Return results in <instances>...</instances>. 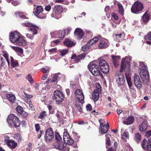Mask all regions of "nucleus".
I'll return each instance as SVG.
<instances>
[{
  "label": "nucleus",
  "instance_id": "nucleus-55",
  "mask_svg": "<svg viewBox=\"0 0 151 151\" xmlns=\"http://www.w3.org/2000/svg\"><path fill=\"white\" fill-rule=\"evenodd\" d=\"M111 17L114 18L115 20H117L118 19V17L117 14H115L114 13L112 12L111 14Z\"/></svg>",
  "mask_w": 151,
  "mask_h": 151
},
{
  "label": "nucleus",
  "instance_id": "nucleus-20",
  "mask_svg": "<svg viewBox=\"0 0 151 151\" xmlns=\"http://www.w3.org/2000/svg\"><path fill=\"white\" fill-rule=\"evenodd\" d=\"M63 44L65 46L69 47L74 46L76 45V42L69 39H66L64 42Z\"/></svg>",
  "mask_w": 151,
  "mask_h": 151
},
{
  "label": "nucleus",
  "instance_id": "nucleus-44",
  "mask_svg": "<svg viewBox=\"0 0 151 151\" xmlns=\"http://www.w3.org/2000/svg\"><path fill=\"white\" fill-rule=\"evenodd\" d=\"M4 141L6 144L10 141L11 140H10V137L7 134H5L4 136Z\"/></svg>",
  "mask_w": 151,
  "mask_h": 151
},
{
  "label": "nucleus",
  "instance_id": "nucleus-29",
  "mask_svg": "<svg viewBox=\"0 0 151 151\" xmlns=\"http://www.w3.org/2000/svg\"><path fill=\"white\" fill-rule=\"evenodd\" d=\"M122 138L124 141L126 142L129 137L128 133L126 131L123 133H122Z\"/></svg>",
  "mask_w": 151,
  "mask_h": 151
},
{
  "label": "nucleus",
  "instance_id": "nucleus-47",
  "mask_svg": "<svg viewBox=\"0 0 151 151\" xmlns=\"http://www.w3.org/2000/svg\"><path fill=\"white\" fill-rule=\"evenodd\" d=\"M35 28H36L35 27L30 28L28 29V30L29 31H32L33 34L36 35L37 33V29Z\"/></svg>",
  "mask_w": 151,
  "mask_h": 151
},
{
  "label": "nucleus",
  "instance_id": "nucleus-60",
  "mask_svg": "<svg viewBox=\"0 0 151 151\" xmlns=\"http://www.w3.org/2000/svg\"><path fill=\"white\" fill-rule=\"evenodd\" d=\"M20 114L22 116L24 117H26L28 116V114L26 112L23 111L22 113Z\"/></svg>",
  "mask_w": 151,
  "mask_h": 151
},
{
  "label": "nucleus",
  "instance_id": "nucleus-24",
  "mask_svg": "<svg viewBox=\"0 0 151 151\" xmlns=\"http://www.w3.org/2000/svg\"><path fill=\"white\" fill-rule=\"evenodd\" d=\"M6 145L11 149H14L17 146V143L14 141L12 140L9 141Z\"/></svg>",
  "mask_w": 151,
  "mask_h": 151
},
{
  "label": "nucleus",
  "instance_id": "nucleus-51",
  "mask_svg": "<svg viewBox=\"0 0 151 151\" xmlns=\"http://www.w3.org/2000/svg\"><path fill=\"white\" fill-rule=\"evenodd\" d=\"M26 78L30 83H32L33 82V80L30 74H29L27 75L26 77Z\"/></svg>",
  "mask_w": 151,
  "mask_h": 151
},
{
  "label": "nucleus",
  "instance_id": "nucleus-22",
  "mask_svg": "<svg viewBox=\"0 0 151 151\" xmlns=\"http://www.w3.org/2000/svg\"><path fill=\"white\" fill-rule=\"evenodd\" d=\"M15 43L19 46H24L26 44L27 42L22 35Z\"/></svg>",
  "mask_w": 151,
  "mask_h": 151
},
{
  "label": "nucleus",
  "instance_id": "nucleus-40",
  "mask_svg": "<svg viewBox=\"0 0 151 151\" xmlns=\"http://www.w3.org/2000/svg\"><path fill=\"white\" fill-rule=\"evenodd\" d=\"M135 86L139 89H140L142 87V83L140 80L134 82Z\"/></svg>",
  "mask_w": 151,
  "mask_h": 151
},
{
  "label": "nucleus",
  "instance_id": "nucleus-17",
  "mask_svg": "<svg viewBox=\"0 0 151 151\" xmlns=\"http://www.w3.org/2000/svg\"><path fill=\"white\" fill-rule=\"evenodd\" d=\"M74 35L78 40H80L84 36V32L81 29L76 28L74 31Z\"/></svg>",
  "mask_w": 151,
  "mask_h": 151
},
{
  "label": "nucleus",
  "instance_id": "nucleus-61",
  "mask_svg": "<svg viewBox=\"0 0 151 151\" xmlns=\"http://www.w3.org/2000/svg\"><path fill=\"white\" fill-rule=\"evenodd\" d=\"M151 135V130L145 133V136L147 137H149Z\"/></svg>",
  "mask_w": 151,
  "mask_h": 151
},
{
  "label": "nucleus",
  "instance_id": "nucleus-42",
  "mask_svg": "<svg viewBox=\"0 0 151 151\" xmlns=\"http://www.w3.org/2000/svg\"><path fill=\"white\" fill-rule=\"evenodd\" d=\"M64 130L65 131L64 132L63 136V140L67 139L68 137H69L70 136L67 130L65 129Z\"/></svg>",
  "mask_w": 151,
  "mask_h": 151
},
{
  "label": "nucleus",
  "instance_id": "nucleus-31",
  "mask_svg": "<svg viewBox=\"0 0 151 151\" xmlns=\"http://www.w3.org/2000/svg\"><path fill=\"white\" fill-rule=\"evenodd\" d=\"M98 65L95 64L93 62L90 63L88 65V68L90 70H92L95 68H98Z\"/></svg>",
  "mask_w": 151,
  "mask_h": 151
},
{
  "label": "nucleus",
  "instance_id": "nucleus-49",
  "mask_svg": "<svg viewBox=\"0 0 151 151\" xmlns=\"http://www.w3.org/2000/svg\"><path fill=\"white\" fill-rule=\"evenodd\" d=\"M71 58L73 59H74V61L77 63L81 60L80 58L78 56L77 57L75 55L71 57Z\"/></svg>",
  "mask_w": 151,
  "mask_h": 151
},
{
  "label": "nucleus",
  "instance_id": "nucleus-8",
  "mask_svg": "<svg viewBox=\"0 0 151 151\" xmlns=\"http://www.w3.org/2000/svg\"><path fill=\"white\" fill-rule=\"evenodd\" d=\"M54 137V134L52 129H48L45 132V137L46 142L51 141Z\"/></svg>",
  "mask_w": 151,
  "mask_h": 151
},
{
  "label": "nucleus",
  "instance_id": "nucleus-56",
  "mask_svg": "<svg viewBox=\"0 0 151 151\" xmlns=\"http://www.w3.org/2000/svg\"><path fill=\"white\" fill-rule=\"evenodd\" d=\"M58 74H54L53 77V79L51 80V82H55L57 79L58 77Z\"/></svg>",
  "mask_w": 151,
  "mask_h": 151
},
{
  "label": "nucleus",
  "instance_id": "nucleus-11",
  "mask_svg": "<svg viewBox=\"0 0 151 151\" xmlns=\"http://www.w3.org/2000/svg\"><path fill=\"white\" fill-rule=\"evenodd\" d=\"M21 36V34L17 31L11 32L10 37V41L13 43H15Z\"/></svg>",
  "mask_w": 151,
  "mask_h": 151
},
{
  "label": "nucleus",
  "instance_id": "nucleus-35",
  "mask_svg": "<svg viewBox=\"0 0 151 151\" xmlns=\"http://www.w3.org/2000/svg\"><path fill=\"white\" fill-rule=\"evenodd\" d=\"M142 19L144 22H147L150 19L149 15L146 12L143 15Z\"/></svg>",
  "mask_w": 151,
  "mask_h": 151
},
{
  "label": "nucleus",
  "instance_id": "nucleus-2",
  "mask_svg": "<svg viewBox=\"0 0 151 151\" xmlns=\"http://www.w3.org/2000/svg\"><path fill=\"white\" fill-rule=\"evenodd\" d=\"M75 94L76 97V105L79 111H82V107L84 102V96L82 91L80 89L76 90Z\"/></svg>",
  "mask_w": 151,
  "mask_h": 151
},
{
  "label": "nucleus",
  "instance_id": "nucleus-15",
  "mask_svg": "<svg viewBox=\"0 0 151 151\" xmlns=\"http://www.w3.org/2000/svg\"><path fill=\"white\" fill-rule=\"evenodd\" d=\"M99 43V48L104 49L108 47L109 45V43L108 40L104 38L100 39Z\"/></svg>",
  "mask_w": 151,
  "mask_h": 151
},
{
  "label": "nucleus",
  "instance_id": "nucleus-43",
  "mask_svg": "<svg viewBox=\"0 0 151 151\" xmlns=\"http://www.w3.org/2000/svg\"><path fill=\"white\" fill-rule=\"evenodd\" d=\"M55 138L56 140V143L63 141L62 140V137L58 133H57L55 134Z\"/></svg>",
  "mask_w": 151,
  "mask_h": 151
},
{
  "label": "nucleus",
  "instance_id": "nucleus-64",
  "mask_svg": "<svg viewBox=\"0 0 151 151\" xmlns=\"http://www.w3.org/2000/svg\"><path fill=\"white\" fill-rule=\"evenodd\" d=\"M32 145V144L31 143H29L27 146V150H28L29 151H31V150L32 149L31 146Z\"/></svg>",
  "mask_w": 151,
  "mask_h": 151
},
{
  "label": "nucleus",
  "instance_id": "nucleus-48",
  "mask_svg": "<svg viewBox=\"0 0 151 151\" xmlns=\"http://www.w3.org/2000/svg\"><path fill=\"white\" fill-rule=\"evenodd\" d=\"M135 139L137 142H139L141 140V135L138 133H137L135 134Z\"/></svg>",
  "mask_w": 151,
  "mask_h": 151
},
{
  "label": "nucleus",
  "instance_id": "nucleus-19",
  "mask_svg": "<svg viewBox=\"0 0 151 151\" xmlns=\"http://www.w3.org/2000/svg\"><path fill=\"white\" fill-rule=\"evenodd\" d=\"M99 87H100V85L99 86V88L94 90L93 93L92 99L94 102L97 101L99 99V93L101 91V89Z\"/></svg>",
  "mask_w": 151,
  "mask_h": 151
},
{
  "label": "nucleus",
  "instance_id": "nucleus-21",
  "mask_svg": "<svg viewBox=\"0 0 151 151\" xmlns=\"http://www.w3.org/2000/svg\"><path fill=\"white\" fill-rule=\"evenodd\" d=\"M70 30L71 29L70 28L65 29L64 30H60L58 33V36L60 38H64L65 36V32H69Z\"/></svg>",
  "mask_w": 151,
  "mask_h": 151
},
{
  "label": "nucleus",
  "instance_id": "nucleus-57",
  "mask_svg": "<svg viewBox=\"0 0 151 151\" xmlns=\"http://www.w3.org/2000/svg\"><path fill=\"white\" fill-rule=\"evenodd\" d=\"M139 80L140 78L136 74H135L134 76V82H136Z\"/></svg>",
  "mask_w": 151,
  "mask_h": 151
},
{
  "label": "nucleus",
  "instance_id": "nucleus-27",
  "mask_svg": "<svg viewBox=\"0 0 151 151\" xmlns=\"http://www.w3.org/2000/svg\"><path fill=\"white\" fill-rule=\"evenodd\" d=\"M100 39V37L99 36H98V38L97 37H95L94 38L90 40L87 43V45H89L90 46L91 45H92L94 43L97 42L98 40H99Z\"/></svg>",
  "mask_w": 151,
  "mask_h": 151
},
{
  "label": "nucleus",
  "instance_id": "nucleus-18",
  "mask_svg": "<svg viewBox=\"0 0 151 151\" xmlns=\"http://www.w3.org/2000/svg\"><path fill=\"white\" fill-rule=\"evenodd\" d=\"M134 119L132 116H128L127 118L124 117L123 121V124L127 125L132 124L134 122Z\"/></svg>",
  "mask_w": 151,
  "mask_h": 151
},
{
  "label": "nucleus",
  "instance_id": "nucleus-12",
  "mask_svg": "<svg viewBox=\"0 0 151 151\" xmlns=\"http://www.w3.org/2000/svg\"><path fill=\"white\" fill-rule=\"evenodd\" d=\"M141 146L144 150L151 151V139H149L148 141L144 139L142 142Z\"/></svg>",
  "mask_w": 151,
  "mask_h": 151
},
{
  "label": "nucleus",
  "instance_id": "nucleus-5",
  "mask_svg": "<svg viewBox=\"0 0 151 151\" xmlns=\"http://www.w3.org/2000/svg\"><path fill=\"white\" fill-rule=\"evenodd\" d=\"M143 4L142 2L137 1L132 5L131 11L133 13L138 14L144 9Z\"/></svg>",
  "mask_w": 151,
  "mask_h": 151
},
{
  "label": "nucleus",
  "instance_id": "nucleus-25",
  "mask_svg": "<svg viewBox=\"0 0 151 151\" xmlns=\"http://www.w3.org/2000/svg\"><path fill=\"white\" fill-rule=\"evenodd\" d=\"M90 71L93 75L95 76H97L99 75L101 76V72L99 70V67L98 68H95V69H93L92 70H91Z\"/></svg>",
  "mask_w": 151,
  "mask_h": 151
},
{
  "label": "nucleus",
  "instance_id": "nucleus-7",
  "mask_svg": "<svg viewBox=\"0 0 151 151\" xmlns=\"http://www.w3.org/2000/svg\"><path fill=\"white\" fill-rule=\"evenodd\" d=\"M66 144L63 141L56 143L52 145V146L56 149L61 150L65 148V151H69L70 150L69 147H66Z\"/></svg>",
  "mask_w": 151,
  "mask_h": 151
},
{
  "label": "nucleus",
  "instance_id": "nucleus-1",
  "mask_svg": "<svg viewBox=\"0 0 151 151\" xmlns=\"http://www.w3.org/2000/svg\"><path fill=\"white\" fill-rule=\"evenodd\" d=\"M140 75L144 84L147 85L149 82V75L147 67L144 62H140L139 65Z\"/></svg>",
  "mask_w": 151,
  "mask_h": 151
},
{
  "label": "nucleus",
  "instance_id": "nucleus-32",
  "mask_svg": "<svg viewBox=\"0 0 151 151\" xmlns=\"http://www.w3.org/2000/svg\"><path fill=\"white\" fill-rule=\"evenodd\" d=\"M117 6L118 7V12L121 14H123L124 10L123 6L119 3H117Z\"/></svg>",
  "mask_w": 151,
  "mask_h": 151
},
{
  "label": "nucleus",
  "instance_id": "nucleus-53",
  "mask_svg": "<svg viewBox=\"0 0 151 151\" xmlns=\"http://www.w3.org/2000/svg\"><path fill=\"white\" fill-rule=\"evenodd\" d=\"M90 46L89 45H87V43L86 45L83 46L82 48V50L83 51H85L88 50L90 47Z\"/></svg>",
  "mask_w": 151,
  "mask_h": 151
},
{
  "label": "nucleus",
  "instance_id": "nucleus-4",
  "mask_svg": "<svg viewBox=\"0 0 151 151\" xmlns=\"http://www.w3.org/2000/svg\"><path fill=\"white\" fill-rule=\"evenodd\" d=\"M7 120L9 124L12 127H17L19 126V119L14 114L9 115Z\"/></svg>",
  "mask_w": 151,
  "mask_h": 151
},
{
  "label": "nucleus",
  "instance_id": "nucleus-38",
  "mask_svg": "<svg viewBox=\"0 0 151 151\" xmlns=\"http://www.w3.org/2000/svg\"><path fill=\"white\" fill-rule=\"evenodd\" d=\"M2 53L3 56L6 60L8 65L10 64V61L8 58V54L6 51H3Z\"/></svg>",
  "mask_w": 151,
  "mask_h": 151
},
{
  "label": "nucleus",
  "instance_id": "nucleus-58",
  "mask_svg": "<svg viewBox=\"0 0 151 151\" xmlns=\"http://www.w3.org/2000/svg\"><path fill=\"white\" fill-rule=\"evenodd\" d=\"M48 51L49 52H50L51 53H54L56 52V49L55 48H54L52 49L49 50Z\"/></svg>",
  "mask_w": 151,
  "mask_h": 151
},
{
  "label": "nucleus",
  "instance_id": "nucleus-16",
  "mask_svg": "<svg viewBox=\"0 0 151 151\" xmlns=\"http://www.w3.org/2000/svg\"><path fill=\"white\" fill-rule=\"evenodd\" d=\"M129 69H128L125 72V76L127 81V83L130 89H132L134 90V87L132 86V82L131 80V76L129 74L130 71Z\"/></svg>",
  "mask_w": 151,
  "mask_h": 151
},
{
  "label": "nucleus",
  "instance_id": "nucleus-39",
  "mask_svg": "<svg viewBox=\"0 0 151 151\" xmlns=\"http://www.w3.org/2000/svg\"><path fill=\"white\" fill-rule=\"evenodd\" d=\"M47 116L46 112L44 111L40 112V113L38 118L40 119H43L44 118Z\"/></svg>",
  "mask_w": 151,
  "mask_h": 151
},
{
  "label": "nucleus",
  "instance_id": "nucleus-63",
  "mask_svg": "<svg viewBox=\"0 0 151 151\" xmlns=\"http://www.w3.org/2000/svg\"><path fill=\"white\" fill-rule=\"evenodd\" d=\"M86 56V54L85 53H82L79 55L78 56L80 58L81 60L84 58Z\"/></svg>",
  "mask_w": 151,
  "mask_h": 151
},
{
  "label": "nucleus",
  "instance_id": "nucleus-46",
  "mask_svg": "<svg viewBox=\"0 0 151 151\" xmlns=\"http://www.w3.org/2000/svg\"><path fill=\"white\" fill-rule=\"evenodd\" d=\"M50 70V68L46 67L45 68H42L41 71L44 73H48Z\"/></svg>",
  "mask_w": 151,
  "mask_h": 151
},
{
  "label": "nucleus",
  "instance_id": "nucleus-54",
  "mask_svg": "<svg viewBox=\"0 0 151 151\" xmlns=\"http://www.w3.org/2000/svg\"><path fill=\"white\" fill-rule=\"evenodd\" d=\"M15 139L18 140L19 141L21 140V137L20 135L18 134H16L14 136Z\"/></svg>",
  "mask_w": 151,
  "mask_h": 151
},
{
  "label": "nucleus",
  "instance_id": "nucleus-30",
  "mask_svg": "<svg viewBox=\"0 0 151 151\" xmlns=\"http://www.w3.org/2000/svg\"><path fill=\"white\" fill-rule=\"evenodd\" d=\"M10 59L11 65L12 67L16 68L18 66V63L17 61L14 60L12 56L10 57Z\"/></svg>",
  "mask_w": 151,
  "mask_h": 151
},
{
  "label": "nucleus",
  "instance_id": "nucleus-37",
  "mask_svg": "<svg viewBox=\"0 0 151 151\" xmlns=\"http://www.w3.org/2000/svg\"><path fill=\"white\" fill-rule=\"evenodd\" d=\"M110 135L106 134V147L107 148L110 145V140L109 138Z\"/></svg>",
  "mask_w": 151,
  "mask_h": 151
},
{
  "label": "nucleus",
  "instance_id": "nucleus-3",
  "mask_svg": "<svg viewBox=\"0 0 151 151\" xmlns=\"http://www.w3.org/2000/svg\"><path fill=\"white\" fill-rule=\"evenodd\" d=\"M33 13L38 18L43 19L46 18V14L44 12L43 9L41 6L37 5L36 8H34Z\"/></svg>",
  "mask_w": 151,
  "mask_h": 151
},
{
  "label": "nucleus",
  "instance_id": "nucleus-41",
  "mask_svg": "<svg viewBox=\"0 0 151 151\" xmlns=\"http://www.w3.org/2000/svg\"><path fill=\"white\" fill-rule=\"evenodd\" d=\"M55 7L57 11L59 13H61L63 12V8L61 6L59 5H55Z\"/></svg>",
  "mask_w": 151,
  "mask_h": 151
},
{
  "label": "nucleus",
  "instance_id": "nucleus-26",
  "mask_svg": "<svg viewBox=\"0 0 151 151\" xmlns=\"http://www.w3.org/2000/svg\"><path fill=\"white\" fill-rule=\"evenodd\" d=\"M112 57L113 58V62L114 65L116 67H117L119 64V61L120 58V57L119 56H114L112 55Z\"/></svg>",
  "mask_w": 151,
  "mask_h": 151
},
{
  "label": "nucleus",
  "instance_id": "nucleus-13",
  "mask_svg": "<svg viewBox=\"0 0 151 151\" xmlns=\"http://www.w3.org/2000/svg\"><path fill=\"white\" fill-rule=\"evenodd\" d=\"M131 59L129 57H126L125 58H123L122 59L121 64V66L120 70L119 72H122L124 71L125 70V68L126 67V64L127 63L129 66V62Z\"/></svg>",
  "mask_w": 151,
  "mask_h": 151
},
{
  "label": "nucleus",
  "instance_id": "nucleus-36",
  "mask_svg": "<svg viewBox=\"0 0 151 151\" xmlns=\"http://www.w3.org/2000/svg\"><path fill=\"white\" fill-rule=\"evenodd\" d=\"M124 34L123 33H120L119 34L116 35L115 36L116 39H118V42H120L122 40V39H120L121 38H123L124 36Z\"/></svg>",
  "mask_w": 151,
  "mask_h": 151
},
{
  "label": "nucleus",
  "instance_id": "nucleus-14",
  "mask_svg": "<svg viewBox=\"0 0 151 151\" xmlns=\"http://www.w3.org/2000/svg\"><path fill=\"white\" fill-rule=\"evenodd\" d=\"M103 122L104 121L101 119L99 120V122L100 124L101 132L103 134H104L108 131L109 126L108 123H107L108 125H106Z\"/></svg>",
  "mask_w": 151,
  "mask_h": 151
},
{
  "label": "nucleus",
  "instance_id": "nucleus-23",
  "mask_svg": "<svg viewBox=\"0 0 151 151\" xmlns=\"http://www.w3.org/2000/svg\"><path fill=\"white\" fill-rule=\"evenodd\" d=\"M148 126L147 122L145 120L139 126V130L141 132H145L147 129Z\"/></svg>",
  "mask_w": 151,
  "mask_h": 151
},
{
  "label": "nucleus",
  "instance_id": "nucleus-50",
  "mask_svg": "<svg viewBox=\"0 0 151 151\" xmlns=\"http://www.w3.org/2000/svg\"><path fill=\"white\" fill-rule=\"evenodd\" d=\"M16 110L17 112L20 114L23 111V108L20 106H17L16 108Z\"/></svg>",
  "mask_w": 151,
  "mask_h": 151
},
{
  "label": "nucleus",
  "instance_id": "nucleus-6",
  "mask_svg": "<svg viewBox=\"0 0 151 151\" xmlns=\"http://www.w3.org/2000/svg\"><path fill=\"white\" fill-rule=\"evenodd\" d=\"M99 64L101 71L105 74L107 73L109 71V67L106 62L103 59L100 60Z\"/></svg>",
  "mask_w": 151,
  "mask_h": 151
},
{
  "label": "nucleus",
  "instance_id": "nucleus-33",
  "mask_svg": "<svg viewBox=\"0 0 151 151\" xmlns=\"http://www.w3.org/2000/svg\"><path fill=\"white\" fill-rule=\"evenodd\" d=\"M22 25L23 26L27 27H35L36 28H38L37 26L36 25H35L33 24H32L28 22L22 23Z\"/></svg>",
  "mask_w": 151,
  "mask_h": 151
},
{
  "label": "nucleus",
  "instance_id": "nucleus-28",
  "mask_svg": "<svg viewBox=\"0 0 151 151\" xmlns=\"http://www.w3.org/2000/svg\"><path fill=\"white\" fill-rule=\"evenodd\" d=\"M6 96L10 102L12 103H13L14 102L16 99V98L14 95L9 94H7Z\"/></svg>",
  "mask_w": 151,
  "mask_h": 151
},
{
  "label": "nucleus",
  "instance_id": "nucleus-62",
  "mask_svg": "<svg viewBox=\"0 0 151 151\" xmlns=\"http://www.w3.org/2000/svg\"><path fill=\"white\" fill-rule=\"evenodd\" d=\"M35 128L36 131L37 132L39 131V130H40V125L38 124H36L35 125Z\"/></svg>",
  "mask_w": 151,
  "mask_h": 151
},
{
  "label": "nucleus",
  "instance_id": "nucleus-45",
  "mask_svg": "<svg viewBox=\"0 0 151 151\" xmlns=\"http://www.w3.org/2000/svg\"><path fill=\"white\" fill-rule=\"evenodd\" d=\"M146 39L149 40L151 41V32L148 33L146 37ZM146 42L148 44L151 45V41H148L146 40Z\"/></svg>",
  "mask_w": 151,
  "mask_h": 151
},
{
  "label": "nucleus",
  "instance_id": "nucleus-59",
  "mask_svg": "<svg viewBox=\"0 0 151 151\" xmlns=\"http://www.w3.org/2000/svg\"><path fill=\"white\" fill-rule=\"evenodd\" d=\"M86 108L88 111H90L92 110V107L90 104H88L87 105Z\"/></svg>",
  "mask_w": 151,
  "mask_h": 151
},
{
  "label": "nucleus",
  "instance_id": "nucleus-52",
  "mask_svg": "<svg viewBox=\"0 0 151 151\" xmlns=\"http://www.w3.org/2000/svg\"><path fill=\"white\" fill-rule=\"evenodd\" d=\"M68 51V49H64L63 50H61L60 51V52L61 55L62 56H63L67 54Z\"/></svg>",
  "mask_w": 151,
  "mask_h": 151
},
{
  "label": "nucleus",
  "instance_id": "nucleus-34",
  "mask_svg": "<svg viewBox=\"0 0 151 151\" xmlns=\"http://www.w3.org/2000/svg\"><path fill=\"white\" fill-rule=\"evenodd\" d=\"M64 142L69 145H71L74 143L73 140L70 136L69 137H68L66 140H64Z\"/></svg>",
  "mask_w": 151,
  "mask_h": 151
},
{
  "label": "nucleus",
  "instance_id": "nucleus-10",
  "mask_svg": "<svg viewBox=\"0 0 151 151\" xmlns=\"http://www.w3.org/2000/svg\"><path fill=\"white\" fill-rule=\"evenodd\" d=\"M56 101L58 103H60L64 100V95L63 93L59 90H56L54 92Z\"/></svg>",
  "mask_w": 151,
  "mask_h": 151
},
{
  "label": "nucleus",
  "instance_id": "nucleus-9",
  "mask_svg": "<svg viewBox=\"0 0 151 151\" xmlns=\"http://www.w3.org/2000/svg\"><path fill=\"white\" fill-rule=\"evenodd\" d=\"M116 82L119 85H123L125 82L124 75L121 72H117L115 76Z\"/></svg>",
  "mask_w": 151,
  "mask_h": 151
}]
</instances>
